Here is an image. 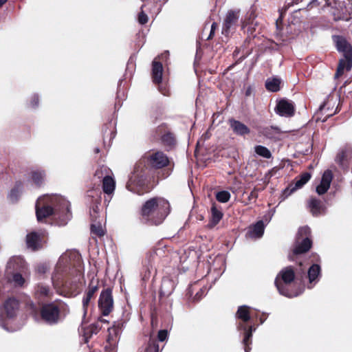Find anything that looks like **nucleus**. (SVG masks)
<instances>
[{
  "label": "nucleus",
  "instance_id": "7c9ffc66",
  "mask_svg": "<svg viewBox=\"0 0 352 352\" xmlns=\"http://www.w3.org/2000/svg\"><path fill=\"white\" fill-rule=\"evenodd\" d=\"M309 208L314 216H318L324 210L322 202L316 198H311L310 199Z\"/></svg>",
  "mask_w": 352,
  "mask_h": 352
},
{
  "label": "nucleus",
  "instance_id": "864d4df0",
  "mask_svg": "<svg viewBox=\"0 0 352 352\" xmlns=\"http://www.w3.org/2000/svg\"><path fill=\"white\" fill-rule=\"evenodd\" d=\"M31 106L34 108L38 107L39 102V98L37 95H34L32 97L31 99Z\"/></svg>",
  "mask_w": 352,
  "mask_h": 352
},
{
  "label": "nucleus",
  "instance_id": "9b49d317",
  "mask_svg": "<svg viewBox=\"0 0 352 352\" xmlns=\"http://www.w3.org/2000/svg\"><path fill=\"white\" fill-rule=\"evenodd\" d=\"M47 234L45 230L33 231L26 235L28 248L33 252L42 249L47 243Z\"/></svg>",
  "mask_w": 352,
  "mask_h": 352
},
{
  "label": "nucleus",
  "instance_id": "1a4fd4ad",
  "mask_svg": "<svg viewBox=\"0 0 352 352\" xmlns=\"http://www.w3.org/2000/svg\"><path fill=\"white\" fill-rule=\"evenodd\" d=\"M241 10H229L223 19L221 34L227 38L230 37L236 31L239 24Z\"/></svg>",
  "mask_w": 352,
  "mask_h": 352
},
{
  "label": "nucleus",
  "instance_id": "f3484780",
  "mask_svg": "<svg viewBox=\"0 0 352 352\" xmlns=\"http://www.w3.org/2000/svg\"><path fill=\"white\" fill-rule=\"evenodd\" d=\"M99 288V280L98 279H94L93 278L88 287V290L86 292L82 299V307L84 309L85 314H87V307L89 305L91 300L94 297L95 294L98 292Z\"/></svg>",
  "mask_w": 352,
  "mask_h": 352
},
{
  "label": "nucleus",
  "instance_id": "393cba45",
  "mask_svg": "<svg viewBox=\"0 0 352 352\" xmlns=\"http://www.w3.org/2000/svg\"><path fill=\"white\" fill-rule=\"evenodd\" d=\"M163 65L160 61L154 60L152 63L151 77L154 84L162 82Z\"/></svg>",
  "mask_w": 352,
  "mask_h": 352
},
{
  "label": "nucleus",
  "instance_id": "6e6552de",
  "mask_svg": "<svg viewBox=\"0 0 352 352\" xmlns=\"http://www.w3.org/2000/svg\"><path fill=\"white\" fill-rule=\"evenodd\" d=\"M20 306L19 301L14 297L7 298L0 305V326L5 327L6 320L16 316Z\"/></svg>",
  "mask_w": 352,
  "mask_h": 352
},
{
  "label": "nucleus",
  "instance_id": "a878e982",
  "mask_svg": "<svg viewBox=\"0 0 352 352\" xmlns=\"http://www.w3.org/2000/svg\"><path fill=\"white\" fill-rule=\"evenodd\" d=\"M352 158V148L346 146L342 148L336 156V162L342 166L348 164Z\"/></svg>",
  "mask_w": 352,
  "mask_h": 352
},
{
  "label": "nucleus",
  "instance_id": "58836bf2",
  "mask_svg": "<svg viewBox=\"0 0 352 352\" xmlns=\"http://www.w3.org/2000/svg\"><path fill=\"white\" fill-rule=\"evenodd\" d=\"M102 132L104 137H107L109 134L110 135V138H112L115 136L114 126L111 122H109L104 124V126L102 128Z\"/></svg>",
  "mask_w": 352,
  "mask_h": 352
},
{
  "label": "nucleus",
  "instance_id": "0eeeda50",
  "mask_svg": "<svg viewBox=\"0 0 352 352\" xmlns=\"http://www.w3.org/2000/svg\"><path fill=\"white\" fill-rule=\"evenodd\" d=\"M155 135L161 144L169 151L176 148L177 139L175 133L166 123H162L155 129Z\"/></svg>",
  "mask_w": 352,
  "mask_h": 352
},
{
  "label": "nucleus",
  "instance_id": "dca6fc26",
  "mask_svg": "<svg viewBox=\"0 0 352 352\" xmlns=\"http://www.w3.org/2000/svg\"><path fill=\"white\" fill-rule=\"evenodd\" d=\"M167 337L168 331L166 329L159 331L157 339L150 336L144 352H160L158 341L164 342Z\"/></svg>",
  "mask_w": 352,
  "mask_h": 352
},
{
  "label": "nucleus",
  "instance_id": "4be33fe9",
  "mask_svg": "<svg viewBox=\"0 0 352 352\" xmlns=\"http://www.w3.org/2000/svg\"><path fill=\"white\" fill-rule=\"evenodd\" d=\"M230 126L234 134L240 136H245L250 133V129L243 122L234 118L228 120Z\"/></svg>",
  "mask_w": 352,
  "mask_h": 352
},
{
  "label": "nucleus",
  "instance_id": "20e7f679",
  "mask_svg": "<svg viewBox=\"0 0 352 352\" xmlns=\"http://www.w3.org/2000/svg\"><path fill=\"white\" fill-rule=\"evenodd\" d=\"M298 266L296 268L289 265L283 268L276 276L274 284L278 292L285 296L293 297L292 292L287 285L291 284L295 279L300 280L306 276V267L301 261H298Z\"/></svg>",
  "mask_w": 352,
  "mask_h": 352
},
{
  "label": "nucleus",
  "instance_id": "3c124183",
  "mask_svg": "<svg viewBox=\"0 0 352 352\" xmlns=\"http://www.w3.org/2000/svg\"><path fill=\"white\" fill-rule=\"evenodd\" d=\"M259 191V189L254 187V189L251 191L250 193V195L248 196V199L250 201L254 199L256 201L258 198V192Z\"/></svg>",
  "mask_w": 352,
  "mask_h": 352
},
{
  "label": "nucleus",
  "instance_id": "bf43d9fd",
  "mask_svg": "<svg viewBox=\"0 0 352 352\" xmlns=\"http://www.w3.org/2000/svg\"><path fill=\"white\" fill-rule=\"evenodd\" d=\"M37 270L39 273H45L46 270V267L45 265H41L38 266Z\"/></svg>",
  "mask_w": 352,
  "mask_h": 352
},
{
  "label": "nucleus",
  "instance_id": "37998d69",
  "mask_svg": "<svg viewBox=\"0 0 352 352\" xmlns=\"http://www.w3.org/2000/svg\"><path fill=\"white\" fill-rule=\"evenodd\" d=\"M100 329L101 326L98 322L91 324L87 329L85 334H89V338H90L93 334H97Z\"/></svg>",
  "mask_w": 352,
  "mask_h": 352
},
{
  "label": "nucleus",
  "instance_id": "ddd939ff",
  "mask_svg": "<svg viewBox=\"0 0 352 352\" xmlns=\"http://www.w3.org/2000/svg\"><path fill=\"white\" fill-rule=\"evenodd\" d=\"M275 112L283 117H292L295 114V106L293 102L282 98L277 102Z\"/></svg>",
  "mask_w": 352,
  "mask_h": 352
},
{
  "label": "nucleus",
  "instance_id": "603ef678",
  "mask_svg": "<svg viewBox=\"0 0 352 352\" xmlns=\"http://www.w3.org/2000/svg\"><path fill=\"white\" fill-rule=\"evenodd\" d=\"M217 27H218V25L216 22L212 23V24L211 25L210 32V34H209L207 40H210L212 38V37L214 36V32H215L216 29L217 28Z\"/></svg>",
  "mask_w": 352,
  "mask_h": 352
},
{
  "label": "nucleus",
  "instance_id": "69168bd1",
  "mask_svg": "<svg viewBox=\"0 0 352 352\" xmlns=\"http://www.w3.org/2000/svg\"><path fill=\"white\" fill-rule=\"evenodd\" d=\"M99 321H100V322H104V323H105V322H107V321L106 320L102 319V318H100V319H99Z\"/></svg>",
  "mask_w": 352,
  "mask_h": 352
},
{
  "label": "nucleus",
  "instance_id": "e433bc0d",
  "mask_svg": "<svg viewBox=\"0 0 352 352\" xmlns=\"http://www.w3.org/2000/svg\"><path fill=\"white\" fill-rule=\"evenodd\" d=\"M111 174H112L111 170L107 166L102 165L96 169L94 173V177L100 180H104V178H105L106 176L109 177Z\"/></svg>",
  "mask_w": 352,
  "mask_h": 352
},
{
  "label": "nucleus",
  "instance_id": "c03bdc74",
  "mask_svg": "<svg viewBox=\"0 0 352 352\" xmlns=\"http://www.w3.org/2000/svg\"><path fill=\"white\" fill-rule=\"evenodd\" d=\"M144 7H146V4H143L141 6V11L140 12V13L138 14V21L141 25L146 24L148 21V16L144 12Z\"/></svg>",
  "mask_w": 352,
  "mask_h": 352
},
{
  "label": "nucleus",
  "instance_id": "39448f33",
  "mask_svg": "<svg viewBox=\"0 0 352 352\" xmlns=\"http://www.w3.org/2000/svg\"><path fill=\"white\" fill-rule=\"evenodd\" d=\"M69 265L73 266L75 274L72 278H67L63 280L62 287L65 296H72L79 294L80 279L83 277V261L78 252L70 253Z\"/></svg>",
  "mask_w": 352,
  "mask_h": 352
},
{
  "label": "nucleus",
  "instance_id": "c756f323",
  "mask_svg": "<svg viewBox=\"0 0 352 352\" xmlns=\"http://www.w3.org/2000/svg\"><path fill=\"white\" fill-rule=\"evenodd\" d=\"M23 182L21 181H16L14 187L11 189L8 194V199L12 202H16L21 195V192L23 188Z\"/></svg>",
  "mask_w": 352,
  "mask_h": 352
},
{
  "label": "nucleus",
  "instance_id": "7ed1b4c3",
  "mask_svg": "<svg viewBox=\"0 0 352 352\" xmlns=\"http://www.w3.org/2000/svg\"><path fill=\"white\" fill-rule=\"evenodd\" d=\"M35 209L38 221H42L50 216L63 217L65 219L70 212L69 203L60 197H41L36 201Z\"/></svg>",
  "mask_w": 352,
  "mask_h": 352
},
{
  "label": "nucleus",
  "instance_id": "4c0bfd02",
  "mask_svg": "<svg viewBox=\"0 0 352 352\" xmlns=\"http://www.w3.org/2000/svg\"><path fill=\"white\" fill-rule=\"evenodd\" d=\"M255 153L263 157L270 159L272 157L270 151L265 146L262 145H257L254 147Z\"/></svg>",
  "mask_w": 352,
  "mask_h": 352
},
{
  "label": "nucleus",
  "instance_id": "a19ab883",
  "mask_svg": "<svg viewBox=\"0 0 352 352\" xmlns=\"http://www.w3.org/2000/svg\"><path fill=\"white\" fill-rule=\"evenodd\" d=\"M91 232L98 237H101L104 235V232L100 224L92 223L91 225Z\"/></svg>",
  "mask_w": 352,
  "mask_h": 352
},
{
  "label": "nucleus",
  "instance_id": "412c9836",
  "mask_svg": "<svg viewBox=\"0 0 352 352\" xmlns=\"http://www.w3.org/2000/svg\"><path fill=\"white\" fill-rule=\"evenodd\" d=\"M258 132L266 138L274 141L280 140V136L283 133L280 129L276 126L261 127Z\"/></svg>",
  "mask_w": 352,
  "mask_h": 352
},
{
  "label": "nucleus",
  "instance_id": "4d7b16f0",
  "mask_svg": "<svg viewBox=\"0 0 352 352\" xmlns=\"http://www.w3.org/2000/svg\"><path fill=\"white\" fill-rule=\"evenodd\" d=\"M252 91H253V89L251 86L247 87L245 89V96L246 97L250 96L252 94Z\"/></svg>",
  "mask_w": 352,
  "mask_h": 352
},
{
  "label": "nucleus",
  "instance_id": "f704fd0d",
  "mask_svg": "<svg viewBox=\"0 0 352 352\" xmlns=\"http://www.w3.org/2000/svg\"><path fill=\"white\" fill-rule=\"evenodd\" d=\"M31 178L33 183L38 188L41 187L44 182L45 177V173L44 170H34L30 173Z\"/></svg>",
  "mask_w": 352,
  "mask_h": 352
},
{
  "label": "nucleus",
  "instance_id": "09e8293b",
  "mask_svg": "<svg viewBox=\"0 0 352 352\" xmlns=\"http://www.w3.org/2000/svg\"><path fill=\"white\" fill-rule=\"evenodd\" d=\"M256 25V23H254V25H248L245 30H243L244 32H246L248 34L249 38L253 36V34L255 32Z\"/></svg>",
  "mask_w": 352,
  "mask_h": 352
},
{
  "label": "nucleus",
  "instance_id": "2eb2a0df",
  "mask_svg": "<svg viewBox=\"0 0 352 352\" xmlns=\"http://www.w3.org/2000/svg\"><path fill=\"white\" fill-rule=\"evenodd\" d=\"M237 329L239 331H243V339L242 344L245 352H250L252 344V332L255 330L254 324L247 325L243 323L238 324Z\"/></svg>",
  "mask_w": 352,
  "mask_h": 352
},
{
  "label": "nucleus",
  "instance_id": "6e6d98bb",
  "mask_svg": "<svg viewBox=\"0 0 352 352\" xmlns=\"http://www.w3.org/2000/svg\"><path fill=\"white\" fill-rule=\"evenodd\" d=\"M320 6V2L318 0H311V1L307 5V8L309 9H311L314 7H318Z\"/></svg>",
  "mask_w": 352,
  "mask_h": 352
},
{
  "label": "nucleus",
  "instance_id": "cd10ccee",
  "mask_svg": "<svg viewBox=\"0 0 352 352\" xmlns=\"http://www.w3.org/2000/svg\"><path fill=\"white\" fill-rule=\"evenodd\" d=\"M321 276V267L318 264H312L307 272L306 271V276L308 277L309 284L315 285L319 280V276Z\"/></svg>",
  "mask_w": 352,
  "mask_h": 352
},
{
  "label": "nucleus",
  "instance_id": "338daca9",
  "mask_svg": "<svg viewBox=\"0 0 352 352\" xmlns=\"http://www.w3.org/2000/svg\"><path fill=\"white\" fill-rule=\"evenodd\" d=\"M96 153H98L100 152V149L98 148H95L94 150Z\"/></svg>",
  "mask_w": 352,
  "mask_h": 352
},
{
  "label": "nucleus",
  "instance_id": "f257e3e1",
  "mask_svg": "<svg viewBox=\"0 0 352 352\" xmlns=\"http://www.w3.org/2000/svg\"><path fill=\"white\" fill-rule=\"evenodd\" d=\"M169 164V158L163 151L153 152L135 164L133 176L126 183V188L139 195L151 192L156 185L155 169H162Z\"/></svg>",
  "mask_w": 352,
  "mask_h": 352
},
{
  "label": "nucleus",
  "instance_id": "6ab92c4d",
  "mask_svg": "<svg viewBox=\"0 0 352 352\" xmlns=\"http://www.w3.org/2000/svg\"><path fill=\"white\" fill-rule=\"evenodd\" d=\"M332 179L333 174L331 170H325L322 176L320 184L316 187V192L319 195L326 193L330 187Z\"/></svg>",
  "mask_w": 352,
  "mask_h": 352
},
{
  "label": "nucleus",
  "instance_id": "c9c22d12",
  "mask_svg": "<svg viewBox=\"0 0 352 352\" xmlns=\"http://www.w3.org/2000/svg\"><path fill=\"white\" fill-rule=\"evenodd\" d=\"M256 17L254 10L251 8L246 13L244 19L241 20V30H245L248 25H254Z\"/></svg>",
  "mask_w": 352,
  "mask_h": 352
},
{
  "label": "nucleus",
  "instance_id": "e2e57ef3",
  "mask_svg": "<svg viewBox=\"0 0 352 352\" xmlns=\"http://www.w3.org/2000/svg\"><path fill=\"white\" fill-rule=\"evenodd\" d=\"M8 0H0V8L7 2Z\"/></svg>",
  "mask_w": 352,
  "mask_h": 352
},
{
  "label": "nucleus",
  "instance_id": "f8f14e48",
  "mask_svg": "<svg viewBox=\"0 0 352 352\" xmlns=\"http://www.w3.org/2000/svg\"><path fill=\"white\" fill-rule=\"evenodd\" d=\"M98 307L103 316H108L113 308L112 289L109 287L103 289L98 300Z\"/></svg>",
  "mask_w": 352,
  "mask_h": 352
},
{
  "label": "nucleus",
  "instance_id": "5701e85b",
  "mask_svg": "<svg viewBox=\"0 0 352 352\" xmlns=\"http://www.w3.org/2000/svg\"><path fill=\"white\" fill-rule=\"evenodd\" d=\"M34 295L37 299L43 300L45 298H50L53 292L50 286L43 283H38L34 288Z\"/></svg>",
  "mask_w": 352,
  "mask_h": 352
},
{
  "label": "nucleus",
  "instance_id": "a18cd8bd",
  "mask_svg": "<svg viewBox=\"0 0 352 352\" xmlns=\"http://www.w3.org/2000/svg\"><path fill=\"white\" fill-rule=\"evenodd\" d=\"M99 205H100V201H98L97 200L96 201V202L93 203V205L91 206V211H90V215H91L92 220L95 221L97 218V215L99 212Z\"/></svg>",
  "mask_w": 352,
  "mask_h": 352
},
{
  "label": "nucleus",
  "instance_id": "8fccbe9b",
  "mask_svg": "<svg viewBox=\"0 0 352 352\" xmlns=\"http://www.w3.org/2000/svg\"><path fill=\"white\" fill-rule=\"evenodd\" d=\"M157 85H158V89L162 94L164 96L169 95V90L166 85H163L162 82Z\"/></svg>",
  "mask_w": 352,
  "mask_h": 352
},
{
  "label": "nucleus",
  "instance_id": "a211bd4d",
  "mask_svg": "<svg viewBox=\"0 0 352 352\" xmlns=\"http://www.w3.org/2000/svg\"><path fill=\"white\" fill-rule=\"evenodd\" d=\"M333 41L336 45V47L339 52L344 54H352V45L346 41V39L340 35L333 36Z\"/></svg>",
  "mask_w": 352,
  "mask_h": 352
},
{
  "label": "nucleus",
  "instance_id": "b1692460",
  "mask_svg": "<svg viewBox=\"0 0 352 352\" xmlns=\"http://www.w3.org/2000/svg\"><path fill=\"white\" fill-rule=\"evenodd\" d=\"M235 316L236 318L240 320L238 324L243 323L250 325V324H249V322L251 320L250 307L247 305L239 306Z\"/></svg>",
  "mask_w": 352,
  "mask_h": 352
},
{
  "label": "nucleus",
  "instance_id": "4468645a",
  "mask_svg": "<svg viewBox=\"0 0 352 352\" xmlns=\"http://www.w3.org/2000/svg\"><path fill=\"white\" fill-rule=\"evenodd\" d=\"M311 174L308 172H305L300 175V178L296 180L295 183H291L283 191L282 197L283 199L287 198L296 190L302 188L310 179Z\"/></svg>",
  "mask_w": 352,
  "mask_h": 352
},
{
  "label": "nucleus",
  "instance_id": "5fc2aeb1",
  "mask_svg": "<svg viewBox=\"0 0 352 352\" xmlns=\"http://www.w3.org/2000/svg\"><path fill=\"white\" fill-rule=\"evenodd\" d=\"M171 169L170 168H165L162 170V175L158 176V177L161 179H164L168 177L170 175Z\"/></svg>",
  "mask_w": 352,
  "mask_h": 352
},
{
  "label": "nucleus",
  "instance_id": "0e129e2a",
  "mask_svg": "<svg viewBox=\"0 0 352 352\" xmlns=\"http://www.w3.org/2000/svg\"><path fill=\"white\" fill-rule=\"evenodd\" d=\"M282 21V16H280V17L276 20V25H278V22Z\"/></svg>",
  "mask_w": 352,
  "mask_h": 352
},
{
  "label": "nucleus",
  "instance_id": "2f4dec72",
  "mask_svg": "<svg viewBox=\"0 0 352 352\" xmlns=\"http://www.w3.org/2000/svg\"><path fill=\"white\" fill-rule=\"evenodd\" d=\"M102 182V190L105 194L109 195L113 193L116 188V182L114 179L110 175L109 177H105Z\"/></svg>",
  "mask_w": 352,
  "mask_h": 352
},
{
  "label": "nucleus",
  "instance_id": "13d9d810",
  "mask_svg": "<svg viewBox=\"0 0 352 352\" xmlns=\"http://www.w3.org/2000/svg\"><path fill=\"white\" fill-rule=\"evenodd\" d=\"M303 0H292L291 3H288L287 6H285V9L289 8L290 6H292L294 4H298V3L302 1Z\"/></svg>",
  "mask_w": 352,
  "mask_h": 352
},
{
  "label": "nucleus",
  "instance_id": "c85d7f7f",
  "mask_svg": "<svg viewBox=\"0 0 352 352\" xmlns=\"http://www.w3.org/2000/svg\"><path fill=\"white\" fill-rule=\"evenodd\" d=\"M223 214L221 210L218 209L217 206L213 204L211 208V217L207 227L210 229L213 228L219 223L221 219L223 218Z\"/></svg>",
  "mask_w": 352,
  "mask_h": 352
},
{
  "label": "nucleus",
  "instance_id": "423d86ee",
  "mask_svg": "<svg viewBox=\"0 0 352 352\" xmlns=\"http://www.w3.org/2000/svg\"><path fill=\"white\" fill-rule=\"evenodd\" d=\"M310 233L307 227L301 228L298 234L294 247L289 254L288 258L291 261H297L298 256L307 252L312 247V241L308 236Z\"/></svg>",
  "mask_w": 352,
  "mask_h": 352
},
{
  "label": "nucleus",
  "instance_id": "bb28decb",
  "mask_svg": "<svg viewBox=\"0 0 352 352\" xmlns=\"http://www.w3.org/2000/svg\"><path fill=\"white\" fill-rule=\"evenodd\" d=\"M174 289L175 284L171 279L163 278L160 289V296L161 298L168 297L173 292Z\"/></svg>",
  "mask_w": 352,
  "mask_h": 352
},
{
  "label": "nucleus",
  "instance_id": "79ce46f5",
  "mask_svg": "<svg viewBox=\"0 0 352 352\" xmlns=\"http://www.w3.org/2000/svg\"><path fill=\"white\" fill-rule=\"evenodd\" d=\"M344 7L345 10H343V9H342V12H339V13L338 14V17L336 19V21L342 20L348 21L352 18V13L346 10L345 6Z\"/></svg>",
  "mask_w": 352,
  "mask_h": 352
},
{
  "label": "nucleus",
  "instance_id": "9d476101",
  "mask_svg": "<svg viewBox=\"0 0 352 352\" xmlns=\"http://www.w3.org/2000/svg\"><path fill=\"white\" fill-rule=\"evenodd\" d=\"M60 309L56 302L43 304L40 309L41 319L48 324L52 325L58 322Z\"/></svg>",
  "mask_w": 352,
  "mask_h": 352
},
{
  "label": "nucleus",
  "instance_id": "49530a36",
  "mask_svg": "<svg viewBox=\"0 0 352 352\" xmlns=\"http://www.w3.org/2000/svg\"><path fill=\"white\" fill-rule=\"evenodd\" d=\"M12 280L16 286H23L25 283V278L19 273H16L13 275Z\"/></svg>",
  "mask_w": 352,
  "mask_h": 352
},
{
  "label": "nucleus",
  "instance_id": "680f3d73",
  "mask_svg": "<svg viewBox=\"0 0 352 352\" xmlns=\"http://www.w3.org/2000/svg\"><path fill=\"white\" fill-rule=\"evenodd\" d=\"M325 1V4L327 6H330L331 5V0H324Z\"/></svg>",
  "mask_w": 352,
  "mask_h": 352
},
{
  "label": "nucleus",
  "instance_id": "f03ea898",
  "mask_svg": "<svg viewBox=\"0 0 352 352\" xmlns=\"http://www.w3.org/2000/svg\"><path fill=\"white\" fill-rule=\"evenodd\" d=\"M171 210L169 201L163 197L155 196L146 200L140 208L141 221L150 226L162 224Z\"/></svg>",
  "mask_w": 352,
  "mask_h": 352
},
{
  "label": "nucleus",
  "instance_id": "72a5a7b5",
  "mask_svg": "<svg viewBox=\"0 0 352 352\" xmlns=\"http://www.w3.org/2000/svg\"><path fill=\"white\" fill-rule=\"evenodd\" d=\"M264 230V223L262 220H260L250 228L249 232L252 236L260 238L263 235Z\"/></svg>",
  "mask_w": 352,
  "mask_h": 352
},
{
  "label": "nucleus",
  "instance_id": "774afa93",
  "mask_svg": "<svg viewBox=\"0 0 352 352\" xmlns=\"http://www.w3.org/2000/svg\"><path fill=\"white\" fill-rule=\"evenodd\" d=\"M265 318H260V322H261V324H262V323H263V322L265 321Z\"/></svg>",
  "mask_w": 352,
  "mask_h": 352
},
{
  "label": "nucleus",
  "instance_id": "052dcab7",
  "mask_svg": "<svg viewBox=\"0 0 352 352\" xmlns=\"http://www.w3.org/2000/svg\"><path fill=\"white\" fill-rule=\"evenodd\" d=\"M239 52H240L239 48V47H236L235 50L233 52V56L234 57H236L238 56V54H239Z\"/></svg>",
  "mask_w": 352,
  "mask_h": 352
},
{
  "label": "nucleus",
  "instance_id": "de8ad7c7",
  "mask_svg": "<svg viewBox=\"0 0 352 352\" xmlns=\"http://www.w3.org/2000/svg\"><path fill=\"white\" fill-rule=\"evenodd\" d=\"M118 328H116L115 326L110 327L108 329L109 336L107 338V342L111 344V340H113L112 334H113L116 337L118 334Z\"/></svg>",
  "mask_w": 352,
  "mask_h": 352
},
{
  "label": "nucleus",
  "instance_id": "aec40b11",
  "mask_svg": "<svg viewBox=\"0 0 352 352\" xmlns=\"http://www.w3.org/2000/svg\"><path fill=\"white\" fill-rule=\"evenodd\" d=\"M343 56L344 58H341L339 60L335 74L336 78L341 77L344 74L345 69L350 71L352 68V54H344Z\"/></svg>",
  "mask_w": 352,
  "mask_h": 352
},
{
  "label": "nucleus",
  "instance_id": "ea45409f",
  "mask_svg": "<svg viewBox=\"0 0 352 352\" xmlns=\"http://www.w3.org/2000/svg\"><path fill=\"white\" fill-rule=\"evenodd\" d=\"M216 199L221 203H226L230 199V193L226 190H221L216 194Z\"/></svg>",
  "mask_w": 352,
  "mask_h": 352
},
{
  "label": "nucleus",
  "instance_id": "473e14b6",
  "mask_svg": "<svg viewBox=\"0 0 352 352\" xmlns=\"http://www.w3.org/2000/svg\"><path fill=\"white\" fill-rule=\"evenodd\" d=\"M281 80L276 77L267 78L265 82V88L272 92H277L280 89Z\"/></svg>",
  "mask_w": 352,
  "mask_h": 352
}]
</instances>
